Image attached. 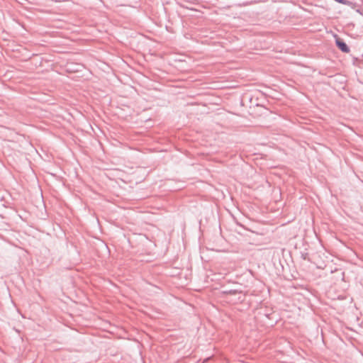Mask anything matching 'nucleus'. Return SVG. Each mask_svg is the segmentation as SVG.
I'll return each mask as SVG.
<instances>
[{
    "mask_svg": "<svg viewBox=\"0 0 363 363\" xmlns=\"http://www.w3.org/2000/svg\"><path fill=\"white\" fill-rule=\"evenodd\" d=\"M228 293H229V294H235L236 291H229Z\"/></svg>",
    "mask_w": 363,
    "mask_h": 363,
    "instance_id": "obj_2",
    "label": "nucleus"
},
{
    "mask_svg": "<svg viewBox=\"0 0 363 363\" xmlns=\"http://www.w3.org/2000/svg\"><path fill=\"white\" fill-rule=\"evenodd\" d=\"M335 43H336V45L337 47L342 52H345V53H348L350 52V48L347 45V44L342 40H341L340 38H336L335 39Z\"/></svg>",
    "mask_w": 363,
    "mask_h": 363,
    "instance_id": "obj_1",
    "label": "nucleus"
}]
</instances>
